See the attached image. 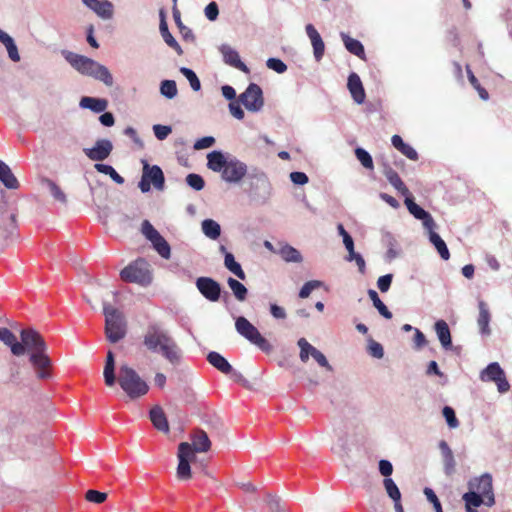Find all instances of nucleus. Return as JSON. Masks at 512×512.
Instances as JSON below:
<instances>
[{
  "mask_svg": "<svg viewBox=\"0 0 512 512\" xmlns=\"http://www.w3.org/2000/svg\"><path fill=\"white\" fill-rule=\"evenodd\" d=\"M159 29H160L161 36H162L163 40L165 41V43L169 47L174 49L177 52L178 55H181L183 53L182 48L178 44L176 39L172 36V34L169 32L167 23H166L164 18H162V20L160 22Z\"/></svg>",
  "mask_w": 512,
  "mask_h": 512,
  "instance_id": "38",
  "label": "nucleus"
},
{
  "mask_svg": "<svg viewBox=\"0 0 512 512\" xmlns=\"http://www.w3.org/2000/svg\"><path fill=\"white\" fill-rule=\"evenodd\" d=\"M347 87L353 100L357 104H362L365 100L366 94L362 81L357 73L352 72L348 76Z\"/></svg>",
  "mask_w": 512,
  "mask_h": 512,
  "instance_id": "19",
  "label": "nucleus"
},
{
  "mask_svg": "<svg viewBox=\"0 0 512 512\" xmlns=\"http://www.w3.org/2000/svg\"><path fill=\"white\" fill-rule=\"evenodd\" d=\"M188 442H181L178 446V466H177V477L180 480H188L191 478V467L190 463L184 458V449L187 450Z\"/></svg>",
  "mask_w": 512,
  "mask_h": 512,
  "instance_id": "23",
  "label": "nucleus"
},
{
  "mask_svg": "<svg viewBox=\"0 0 512 512\" xmlns=\"http://www.w3.org/2000/svg\"><path fill=\"white\" fill-rule=\"evenodd\" d=\"M174 17H175V21L180 29L183 39L186 41L194 42L195 36H194L193 31L190 28H188L182 24L179 14L176 15V13H174Z\"/></svg>",
  "mask_w": 512,
  "mask_h": 512,
  "instance_id": "54",
  "label": "nucleus"
},
{
  "mask_svg": "<svg viewBox=\"0 0 512 512\" xmlns=\"http://www.w3.org/2000/svg\"><path fill=\"white\" fill-rule=\"evenodd\" d=\"M266 66L279 74H282L287 70V65L278 58H269L266 61Z\"/></svg>",
  "mask_w": 512,
  "mask_h": 512,
  "instance_id": "55",
  "label": "nucleus"
},
{
  "mask_svg": "<svg viewBox=\"0 0 512 512\" xmlns=\"http://www.w3.org/2000/svg\"><path fill=\"white\" fill-rule=\"evenodd\" d=\"M187 184L194 190L200 191L204 188L205 182L202 176L195 173H190L186 177Z\"/></svg>",
  "mask_w": 512,
  "mask_h": 512,
  "instance_id": "49",
  "label": "nucleus"
},
{
  "mask_svg": "<svg viewBox=\"0 0 512 512\" xmlns=\"http://www.w3.org/2000/svg\"><path fill=\"white\" fill-rule=\"evenodd\" d=\"M323 285V282L319 280H311L306 282L299 291L300 298H307L314 289H317Z\"/></svg>",
  "mask_w": 512,
  "mask_h": 512,
  "instance_id": "50",
  "label": "nucleus"
},
{
  "mask_svg": "<svg viewBox=\"0 0 512 512\" xmlns=\"http://www.w3.org/2000/svg\"><path fill=\"white\" fill-rule=\"evenodd\" d=\"M462 499L465 502L466 511L476 510L475 508L480 507L485 502V499L472 489L464 493Z\"/></svg>",
  "mask_w": 512,
  "mask_h": 512,
  "instance_id": "39",
  "label": "nucleus"
},
{
  "mask_svg": "<svg viewBox=\"0 0 512 512\" xmlns=\"http://www.w3.org/2000/svg\"><path fill=\"white\" fill-rule=\"evenodd\" d=\"M443 416L445 417L446 422L450 428H457L459 426V421L453 408L445 406L443 408Z\"/></svg>",
  "mask_w": 512,
  "mask_h": 512,
  "instance_id": "53",
  "label": "nucleus"
},
{
  "mask_svg": "<svg viewBox=\"0 0 512 512\" xmlns=\"http://www.w3.org/2000/svg\"><path fill=\"white\" fill-rule=\"evenodd\" d=\"M424 494L426 495L427 500L433 504L435 512H443L441 503L431 488H425Z\"/></svg>",
  "mask_w": 512,
  "mask_h": 512,
  "instance_id": "59",
  "label": "nucleus"
},
{
  "mask_svg": "<svg viewBox=\"0 0 512 512\" xmlns=\"http://www.w3.org/2000/svg\"><path fill=\"white\" fill-rule=\"evenodd\" d=\"M42 184L49 190L50 194L55 200L63 204L67 203V197L65 193L53 180L45 178L42 180Z\"/></svg>",
  "mask_w": 512,
  "mask_h": 512,
  "instance_id": "41",
  "label": "nucleus"
},
{
  "mask_svg": "<svg viewBox=\"0 0 512 512\" xmlns=\"http://www.w3.org/2000/svg\"><path fill=\"white\" fill-rule=\"evenodd\" d=\"M305 30L313 47L314 58L317 62H319L323 58L325 52L324 41L314 25L307 24Z\"/></svg>",
  "mask_w": 512,
  "mask_h": 512,
  "instance_id": "18",
  "label": "nucleus"
},
{
  "mask_svg": "<svg viewBox=\"0 0 512 512\" xmlns=\"http://www.w3.org/2000/svg\"><path fill=\"white\" fill-rule=\"evenodd\" d=\"M180 72L186 77L193 91L197 92L201 89V82L196 73L192 69L187 67H181Z\"/></svg>",
  "mask_w": 512,
  "mask_h": 512,
  "instance_id": "47",
  "label": "nucleus"
},
{
  "mask_svg": "<svg viewBox=\"0 0 512 512\" xmlns=\"http://www.w3.org/2000/svg\"><path fill=\"white\" fill-rule=\"evenodd\" d=\"M152 129L155 137L160 141L165 140L172 132V127L169 125L155 124Z\"/></svg>",
  "mask_w": 512,
  "mask_h": 512,
  "instance_id": "52",
  "label": "nucleus"
},
{
  "mask_svg": "<svg viewBox=\"0 0 512 512\" xmlns=\"http://www.w3.org/2000/svg\"><path fill=\"white\" fill-rule=\"evenodd\" d=\"M504 370L501 368L498 362H492L480 372V379L483 382H495L499 377L503 375Z\"/></svg>",
  "mask_w": 512,
  "mask_h": 512,
  "instance_id": "32",
  "label": "nucleus"
},
{
  "mask_svg": "<svg viewBox=\"0 0 512 512\" xmlns=\"http://www.w3.org/2000/svg\"><path fill=\"white\" fill-rule=\"evenodd\" d=\"M21 344L24 353L29 352V361L36 370L39 379L50 377L48 369L51 367V359L48 356V346L41 334L33 328L23 329L20 332Z\"/></svg>",
  "mask_w": 512,
  "mask_h": 512,
  "instance_id": "1",
  "label": "nucleus"
},
{
  "mask_svg": "<svg viewBox=\"0 0 512 512\" xmlns=\"http://www.w3.org/2000/svg\"><path fill=\"white\" fill-rule=\"evenodd\" d=\"M429 232V240L434 245L435 249L439 253L440 257L443 260H448L450 258V252L445 241L440 237L438 233L433 230H428Z\"/></svg>",
  "mask_w": 512,
  "mask_h": 512,
  "instance_id": "35",
  "label": "nucleus"
},
{
  "mask_svg": "<svg viewBox=\"0 0 512 512\" xmlns=\"http://www.w3.org/2000/svg\"><path fill=\"white\" fill-rule=\"evenodd\" d=\"M438 447L443 459L444 472L447 476H450L455 472L456 467L453 451L445 440L439 441Z\"/></svg>",
  "mask_w": 512,
  "mask_h": 512,
  "instance_id": "22",
  "label": "nucleus"
},
{
  "mask_svg": "<svg viewBox=\"0 0 512 512\" xmlns=\"http://www.w3.org/2000/svg\"><path fill=\"white\" fill-rule=\"evenodd\" d=\"M105 384L109 387L113 386L116 382L115 376V359L111 350L108 351L106 363L103 371Z\"/></svg>",
  "mask_w": 512,
  "mask_h": 512,
  "instance_id": "33",
  "label": "nucleus"
},
{
  "mask_svg": "<svg viewBox=\"0 0 512 512\" xmlns=\"http://www.w3.org/2000/svg\"><path fill=\"white\" fill-rule=\"evenodd\" d=\"M368 353L376 359H381L384 356L383 346L374 340H370L368 343Z\"/></svg>",
  "mask_w": 512,
  "mask_h": 512,
  "instance_id": "58",
  "label": "nucleus"
},
{
  "mask_svg": "<svg viewBox=\"0 0 512 512\" xmlns=\"http://www.w3.org/2000/svg\"><path fill=\"white\" fill-rule=\"evenodd\" d=\"M340 36L343 40L345 48L351 54H354L360 58H364V56H365L364 46L362 45V43L360 41L351 38L349 35H347L344 32H341Z\"/></svg>",
  "mask_w": 512,
  "mask_h": 512,
  "instance_id": "34",
  "label": "nucleus"
},
{
  "mask_svg": "<svg viewBox=\"0 0 512 512\" xmlns=\"http://www.w3.org/2000/svg\"><path fill=\"white\" fill-rule=\"evenodd\" d=\"M160 93L167 99H173L177 96L178 89L174 80H163L160 83Z\"/></svg>",
  "mask_w": 512,
  "mask_h": 512,
  "instance_id": "45",
  "label": "nucleus"
},
{
  "mask_svg": "<svg viewBox=\"0 0 512 512\" xmlns=\"http://www.w3.org/2000/svg\"><path fill=\"white\" fill-rule=\"evenodd\" d=\"M85 498L89 502L101 504L107 499V494L97 490H88L85 494Z\"/></svg>",
  "mask_w": 512,
  "mask_h": 512,
  "instance_id": "56",
  "label": "nucleus"
},
{
  "mask_svg": "<svg viewBox=\"0 0 512 512\" xmlns=\"http://www.w3.org/2000/svg\"><path fill=\"white\" fill-rule=\"evenodd\" d=\"M207 361L217 370L224 374H229L232 371L231 364L220 353L211 351L207 355Z\"/></svg>",
  "mask_w": 512,
  "mask_h": 512,
  "instance_id": "31",
  "label": "nucleus"
},
{
  "mask_svg": "<svg viewBox=\"0 0 512 512\" xmlns=\"http://www.w3.org/2000/svg\"><path fill=\"white\" fill-rule=\"evenodd\" d=\"M378 469L382 476L385 478H391V474L393 473V465L389 460L381 459L378 463Z\"/></svg>",
  "mask_w": 512,
  "mask_h": 512,
  "instance_id": "60",
  "label": "nucleus"
},
{
  "mask_svg": "<svg viewBox=\"0 0 512 512\" xmlns=\"http://www.w3.org/2000/svg\"><path fill=\"white\" fill-rule=\"evenodd\" d=\"M61 54L64 59L80 74L90 76L101 81L108 87L113 86V76L109 69L103 64H100L89 57L68 50H62Z\"/></svg>",
  "mask_w": 512,
  "mask_h": 512,
  "instance_id": "4",
  "label": "nucleus"
},
{
  "mask_svg": "<svg viewBox=\"0 0 512 512\" xmlns=\"http://www.w3.org/2000/svg\"><path fill=\"white\" fill-rule=\"evenodd\" d=\"M347 251H348V256L346 258L347 261H349V262L355 261L358 266L359 271L361 273H364L366 265H365V260L362 257V255H360L359 253H356L354 250V247L348 249Z\"/></svg>",
  "mask_w": 512,
  "mask_h": 512,
  "instance_id": "51",
  "label": "nucleus"
},
{
  "mask_svg": "<svg viewBox=\"0 0 512 512\" xmlns=\"http://www.w3.org/2000/svg\"><path fill=\"white\" fill-rule=\"evenodd\" d=\"M468 486L469 489L474 490L485 499L484 504L486 506L492 507L495 504L491 474L484 473L480 477L470 480Z\"/></svg>",
  "mask_w": 512,
  "mask_h": 512,
  "instance_id": "12",
  "label": "nucleus"
},
{
  "mask_svg": "<svg viewBox=\"0 0 512 512\" xmlns=\"http://www.w3.org/2000/svg\"><path fill=\"white\" fill-rule=\"evenodd\" d=\"M149 418L157 430L163 433L169 432L168 420L161 406L152 407L149 411Z\"/></svg>",
  "mask_w": 512,
  "mask_h": 512,
  "instance_id": "25",
  "label": "nucleus"
},
{
  "mask_svg": "<svg viewBox=\"0 0 512 512\" xmlns=\"http://www.w3.org/2000/svg\"><path fill=\"white\" fill-rule=\"evenodd\" d=\"M276 252L287 263H301L303 261L300 251L286 242H278Z\"/></svg>",
  "mask_w": 512,
  "mask_h": 512,
  "instance_id": "21",
  "label": "nucleus"
},
{
  "mask_svg": "<svg viewBox=\"0 0 512 512\" xmlns=\"http://www.w3.org/2000/svg\"><path fill=\"white\" fill-rule=\"evenodd\" d=\"M236 331L250 343L257 346L260 350L269 353L272 345L264 338L259 330L251 324L245 317L239 316L235 321Z\"/></svg>",
  "mask_w": 512,
  "mask_h": 512,
  "instance_id": "8",
  "label": "nucleus"
},
{
  "mask_svg": "<svg viewBox=\"0 0 512 512\" xmlns=\"http://www.w3.org/2000/svg\"><path fill=\"white\" fill-rule=\"evenodd\" d=\"M82 3L98 17L109 20L114 14V5L109 0H81Z\"/></svg>",
  "mask_w": 512,
  "mask_h": 512,
  "instance_id": "17",
  "label": "nucleus"
},
{
  "mask_svg": "<svg viewBox=\"0 0 512 512\" xmlns=\"http://www.w3.org/2000/svg\"><path fill=\"white\" fill-rule=\"evenodd\" d=\"M239 102H241L249 112H260L264 107V97L261 87L256 83H250L246 90L239 95Z\"/></svg>",
  "mask_w": 512,
  "mask_h": 512,
  "instance_id": "11",
  "label": "nucleus"
},
{
  "mask_svg": "<svg viewBox=\"0 0 512 512\" xmlns=\"http://www.w3.org/2000/svg\"><path fill=\"white\" fill-rule=\"evenodd\" d=\"M103 313L105 315V334L107 340L111 343L119 342L127 333L124 315L107 302H103Z\"/></svg>",
  "mask_w": 512,
  "mask_h": 512,
  "instance_id": "6",
  "label": "nucleus"
},
{
  "mask_svg": "<svg viewBox=\"0 0 512 512\" xmlns=\"http://www.w3.org/2000/svg\"><path fill=\"white\" fill-rule=\"evenodd\" d=\"M203 234L211 240H217L221 235V226L213 219H205L201 223Z\"/></svg>",
  "mask_w": 512,
  "mask_h": 512,
  "instance_id": "36",
  "label": "nucleus"
},
{
  "mask_svg": "<svg viewBox=\"0 0 512 512\" xmlns=\"http://www.w3.org/2000/svg\"><path fill=\"white\" fill-rule=\"evenodd\" d=\"M368 296L373 302L374 307L378 310V312L386 319L392 318V313L389 311L387 306L381 301V299L378 296V293L373 290H368Z\"/></svg>",
  "mask_w": 512,
  "mask_h": 512,
  "instance_id": "42",
  "label": "nucleus"
},
{
  "mask_svg": "<svg viewBox=\"0 0 512 512\" xmlns=\"http://www.w3.org/2000/svg\"><path fill=\"white\" fill-rule=\"evenodd\" d=\"M224 266L226 267L227 270H229L239 279H246V274L244 270L242 269L241 265L235 260V257L231 252H226L224 256Z\"/></svg>",
  "mask_w": 512,
  "mask_h": 512,
  "instance_id": "37",
  "label": "nucleus"
},
{
  "mask_svg": "<svg viewBox=\"0 0 512 512\" xmlns=\"http://www.w3.org/2000/svg\"><path fill=\"white\" fill-rule=\"evenodd\" d=\"M0 181L7 189H17L19 187L17 178L10 167L2 160H0Z\"/></svg>",
  "mask_w": 512,
  "mask_h": 512,
  "instance_id": "30",
  "label": "nucleus"
},
{
  "mask_svg": "<svg viewBox=\"0 0 512 512\" xmlns=\"http://www.w3.org/2000/svg\"><path fill=\"white\" fill-rule=\"evenodd\" d=\"M384 175L388 182L403 196H409V189L399 177L398 173L391 167H385Z\"/></svg>",
  "mask_w": 512,
  "mask_h": 512,
  "instance_id": "29",
  "label": "nucleus"
},
{
  "mask_svg": "<svg viewBox=\"0 0 512 512\" xmlns=\"http://www.w3.org/2000/svg\"><path fill=\"white\" fill-rule=\"evenodd\" d=\"M215 143V138L212 137V136H205V137H202L200 139H198L195 143H194V149L195 150H202V149H206V148H209L211 146H213Z\"/></svg>",
  "mask_w": 512,
  "mask_h": 512,
  "instance_id": "63",
  "label": "nucleus"
},
{
  "mask_svg": "<svg viewBox=\"0 0 512 512\" xmlns=\"http://www.w3.org/2000/svg\"><path fill=\"white\" fill-rule=\"evenodd\" d=\"M337 230L340 236L343 238V244L345 248L348 250L352 247H354V241L351 235L345 230L344 226L342 224H338Z\"/></svg>",
  "mask_w": 512,
  "mask_h": 512,
  "instance_id": "62",
  "label": "nucleus"
},
{
  "mask_svg": "<svg viewBox=\"0 0 512 512\" xmlns=\"http://www.w3.org/2000/svg\"><path fill=\"white\" fill-rule=\"evenodd\" d=\"M118 382L122 390L131 399L140 398L146 395L149 391L147 382L127 364L120 366Z\"/></svg>",
  "mask_w": 512,
  "mask_h": 512,
  "instance_id": "5",
  "label": "nucleus"
},
{
  "mask_svg": "<svg viewBox=\"0 0 512 512\" xmlns=\"http://www.w3.org/2000/svg\"><path fill=\"white\" fill-rule=\"evenodd\" d=\"M0 341L10 347L13 355H24V346L17 341L16 336L8 328L0 327Z\"/></svg>",
  "mask_w": 512,
  "mask_h": 512,
  "instance_id": "24",
  "label": "nucleus"
},
{
  "mask_svg": "<svg viewBox=\"0 0 512 512\" xmlns=\"http://www.w3.org/2000/svg\"><path fill=\"white\" fill-rule=\"evenodd\" d=\"M200 294L210 302H217L221 297L222 287L211 277H198L195 282Z\"/></svg>",
  "mask_w": 512,
  "mask_h": 512,
  "instance_id": "13",
  "label": "nucleus"
},
{
  "mask_svg": "<svg viewBox=\"0 0 512 512\" xmlns=\"http://www.w3.org/2000/svg\"><path fill=\"white\" fill-rule=\"evenodd\" d=\"M479 315L477 318V325L479 327V333L482 336H489L491 334L490 321L491 313L487 303L483 300L478 301Z\"/></svg>",
  "mask_w": 512,
  "mask_h": 512,
  "instance_id": "20",
  "label": "nucleus"
},
{
  "mask_svg": "<svg viewBox=\"0 0 512 512\" xmlns=\"http://www.w3.org/2000/svg\"><path fill=\"white\" fill-rule=\"evenodd\" d=\"M79 106L82 109H89L95 113H102L107 109L108 101L104 98L82 97Z\"/></svg>",
  "mask_w": 512,
  "mask_h": 512,
  "instance_id": "27",
  "label": "nucleus"
},
{
  "mask_svg": "<svg viewBox=\"0 0 512 512\" xmlns=\"http://www.w3.org/2000/svg\"><path fill=\"white\" fill-rule=\"evenodd\" d=\"M94 168L97 172L109 175L111 179L117 184H123L124 178L111 166L103 163H96Z\"/></svg>",
  "mask_w": 512,
  "mask_h": 512,
  "instance_id": "43",
  "label": "nucleus"
},
{
  "mask_svg": "<svg viewBox=\"0 0 512 512\" xmlns=\"http://www.w3.org/2000/svg\"><path fill=\"white\" fill-rule=\"evenodd\" d=\"M144 346L153 353H161L171 364H178L181 351L169 334L158 324H150L143 337Z\"/></svg>",
  "mask_w": 512,
  "mask_h": 512,
  "instance_id": "3",
  "label": "nucleus"
},
{
  "mask_svg": "<svg viewBox=\"0 0 512 512\" xmlns=\"http://www.w3.org/2000/svg\"><path fill=\"white\" fill-rule=\"evenodd\" d=\"M355 155L359 162L363 165V167H365L366 169H373V159L365 149L360 147L356 148Z\"/></svg>",
  "mask_w": 512,
  "mask_h": 512,
  "instance_id": "48",
  "label": "nucleus"
},
{
  "mask_svg": "<svg viewBox=\"0 0 512 512\" xmlns=\"http://www.w3.org/2000/svg\"><path fill=\"white\" fill-rule=\"evenodd\" d=\"M113 150V144L109 139H99L95 142V145L91 148H84V154L91 161H104L107 159Z\"/></svg>",
  "mask_w": 512,
  "mask_h": 512,
  "instance_id": "14",
  "label": "nucleus"
},
{
  "mask_svg": "<svg viewBox=\"0 0 512 512\" xmlns=\"http://www.w3.org/2000/svg\"><path fill=\"white\" fill-rule=\"evenodd\" d=\"M405 205L408 211L418 220L422 221L425 229L433 230L436 227V223L429 212L424 210L418 204H416L412 198L405 196Z\"/></svg>",
  "mask_w": 512,
  "mask_h": 512,
  "instance_id": "15",
  "label": "nucleus"
},
{
  "mask_svg": "<svg viewBox=\"0 0 512 512\" xmlns=\"http://www.w3.org/2000/svg\"><path fill=\"white\" fill-rule=\"evenodd\" d=\"M383 486L392 501L401 499V492L392 478H384Z\"/></svg>",
  "mask_w": 512,
  "mask_h": 512,
  "instance_id": "46",
  "label": "nucleus"
},
{
  "mask_svg": "<svg viewBox=\"0 0 512 512\" xmlns=\"http://www.w3.org/2000/svg\"><path fill=\"white\" fill-rule=\"evenodd\" d=\"M205 16L208 20L214 21L219 15V9L216 2H210L204 10Z\"/></svg>",
  "mask_w": 512,
  "mask_h": 512,
  "instance_id": "64",
  "label": "nucleus"
},
{
  "mask_svg": "<svg viewBox=\"0 0 512 512\" xmlns=\"http://www.w3.org/2000/svg\"><path fill=\"white\" fill-rule=\"evenodd\" d=\"M219 52L222 55L223 62L226 65L234 67L244 73H249L250 70L247 65L241 61L239 53L228 44H222L219 46Z\"/></svg>",
  "mask_w": 512,
  "mask_h": 512,
  "instance_id": "16",
  "label": "nucleus"
},
{
  "mask_svg": "<svg viewBox=\"0 0 512 512\" xmlns=\"http://www.w3.org/2000/svg\"><path fill=\"white\" fill-rule=\"evenodd\" d=\"M392 279H393L392 274H386V275L380 276L377 280L378 289L383 293L387 292L390 289Z\"/></svg>",
  "mask_w": 512,
  "mask_h": 512,
  "instance_id": "61",
  "label": "nucleus"
},
{
  "mask_svg": "<svg viewBox=\"0 0 512 512\" xmlns=\"http://www.w3.org/2000/svg\"><path fill=\"white\" fill-rule=\"evenodd\" d=\"M191 445L199 453L208 452L211 448V441L207 433L202 429H196L191 435Z\"/></svg>",
  "mask_w": 512,
  "mask_h": 512,
  "instance_id": "26",
  "label": "nucleus"
},
{
  "mask_svg": "<svg viewBox=\"0 0 512 512\" xmlns=\"http://www.w3.org/2000/svg\"><path fill=\"white\" fill-rule=\"evenodd\" d=\"M435 332L437 337L445 350H449L452 347L451 333L448 324L444 320L436 321Z\"/></svg>",
  "mask_w": 512,
  "mask_h": 512,
  "instance_id": "28",
  "label": "nucleus"
},
{
  "mask_svg": "<svg viewBox=\"0 0 512 512\" xmlns=\"http://www.w3.org/2000/svg\"><path fill=\"white\" fill-rule=\"evenodd\" d=\"M141 233L149 240L153 248L164 259L171 257V248L169 243L163 236L153 227L148 220H144L141 224Z\"/></svg>",
  "mask_w": 512,
  "mask_h": 512,
  "instance_id": "10",
  "label": "nucleus"
},
{
  "mask_svg": "<svg viewBox=\"0 0 512 512\" xmlns=\"http://www.w3.org/2000/svg\"><path fill=\"white\" fill-rule=\"evenodd\" d=\"M297 345L300 348L299 358L303 363H306L309 360V357H312L314 351L317 350L305 338H300L297 341Z\"/></svg>",
  "mask_w": 512,
  "mask_h": 512,
  "instance_id": "44",
  "label": "nucleus"
},
{
  "mask_svg": "<svg viewBox=\"0 0 512 512\" xmlns=\"http://www.w3.org/2000/svg\"><path fill=\"white\" fill-rule=\"evenodd\" d=\"M227 284L231 289L234 297L239 301L243 302L246 300L248 295V289L238 280L229 277L227 279Z\"/></svg>",
  "mask_w": 512,
  "mask_h": 512,
  "instance_id": "40",
  "label": "nucleus"
},
{
  "mask_svg": "<svg viewBox=\"0 0 512 512\" xmlns=\"http://www.w3.org/2000/svg\"><path fill=\"white\" fill-rule=\"evenodd\" d=\"M143 170L138 187L142 193H148L151 185L156 190L162 191L165 188V177L162 169L158 165H149L146 160H142Z\"/></svg>",
  "mask_w": 512,
  "mask_h": 512,
  "instance_id": "9",
  "label": "nucleus"
},
{
  "mask_svg": "<svg viewBox=\"0 0 512 512\" xmlns=\"http://www.w3.org/2000/svg\"><path fill=\"white\" fill-rule=\"evenodd\" d=\"M468 78L472 86L478 91L479 96L482 100H488L489 94L485 88H483L474 74L468 70Z\"/></svg>",
  "mask_w": 512,
  "mask_h": 512,
  "instance_id": "57",
  "label": "nucleus"
},
{
  "mask_svg": "<svg viewBox=\"0 0 512 512\" xmlns=\"http://www.w3.org/2000/svg\"><path fill=\"white\" fill-rule=\"evenodd\" d=\"M121 278L130 283H137L141 286H148L152 282V275L149 264L144 259H138L120 272Z\"/></svg>",
  "mask_w": 512,
  "mask_h": 512,
  "instance_id": "7",
  "label": "nucleus"
},
{
  "mask_svg": "<svg viewBox=\"0 0 512 512\" xmlns=\"http://www.w3.org/2000/svg\"><path fill=\"white\" fill-rule=\"evenodd\" d=\"M207 167L221 174L223 181L230 184L240 183L248 172L247 165L236 156L213 150L207 154Z\"/></svg>",
  "mask_w": 512,
  "mask_h": 512,
  "instance_id": "2",
  "label": "nucleus"
}]
</instances>
